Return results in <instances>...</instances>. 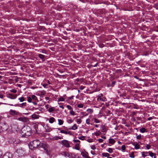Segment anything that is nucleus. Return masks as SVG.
Here are the masks:
<instances>
[{"mask_svg":"<svg viewBox=\"0 0 158 158\" xmlns=\"http://www.w3.org/2000/svg\"><path fill=\"white\" fill-rule=\"evenodd\" d=\"M20 133L22 137L27 138L32 134V131L30 127L27 125L23 127Z\"/></svg>","mask_w":158,"mask_h":158,"instance_id":"obj_1","label":"nucleus"},{"mask_svg":"<svg viewBox=\"0 0 158 158\" xmlns=\"http://www.w3.org/2000/svg\"><path fill=\"white\" fill-rule=\"evenodd\" d=\"M10 114L16 117L15 119H18L20 121L23 122H27L29 121L28 118L27 117L22 118L20 117L21 116V114L15 110H10Z\"/></svg>","mask_w":158,"mask_h":158,"instance_id":"obj_2","label":"nucleus"},{"mask_svg":"<svg viewBox=\"0 0 158 158\" xmlns=\"http://www.w3.org/2000/svg\"><path fill=\"white\" fill-rule=\"evenodd\" d=\"M40 144V141L38 140H33L32 143H31L30 145H29V147L30 149L32 150L35 148H36Z\"/></svg>","mask_w":158,"mask_h":158,"instance_id":"obj_3","label":"nucleus"},{"mask_svg":"<svg viewBox=\"0 0 158 158\" xmlns=\"http://www.w3.org/2000/svg\"><path fill=\"white\" fill-rule=\"evenodd\" d=\"M15 152L19 157L23 156L25 154V150L22 148H19L17 149Z\"/></svg>","mask_w":158,"mask_h":158,"instance_id":"obj_4","label":"nucleus"},{"mask_svg":"<svg viewBox=\"0 0 158 158\" xmlns=\"http://www.w3.org/2000/svg\"><path fill=\"white\" fill-rule=\"evenodd\" d=\"M67 98V97L65 94L63 96L59 95V97L58 98L57 102L58 104H59V102H60L66 101V99Z\"/></svg>","mask_w":158,"mask_h":158,"instance_id":"obj_5","label":"nucleus"},{"mask_svg":"<svg viewBox=\"0 0 158 158\" xmlns=\"http://www.w3.org/2000/svg\"><path fill=\"white\" fill-rule=\"evenodd\" d=\"M102 110L100 111L99 112V114L97 115V117L99 118L102 116L106 115L105 110H106V109H102Z\"/></svg>","mask_w":158,"mask_h":158,"instance_id":"obj_6","label":"nucleus"},{"mask_svg":"<svg viewBox=\"0 0 158 158\" xmlns=\"http://www.w3.org/2000/svg\"><path fill=\"white\" fill-rule=\"evenodd\" d=\"M17 96L16 94H13L11 93L8 94L6 95V97L8 98L12 99H15L17 98Z\"/></svg>","mask_w":158,"mask_h":158,"instance_id":"obj_7","label":"nucleus"},{"mask_svg":"<svg viewBox=\"0 0 158 158\" xmlns=\"http://www.w3.org/2000/svg\"><path fill=\"white\" fill-rule=\"evenodd\" d=\"M2 158H12V155L10 152H7L3 156Z\"/></svg>","mask_w":158,"mask_h":158,"instance_id":"obj_8","label":"nucleus"},{"mask_svg":"<svg viewBox=\"0 0 158 158\" xmlns=\"http://www.w3.org/2000/svg\"><path fill=\"white\" fill-rule=\"evenodd\" d=\"M61 143L65 147L69 148L70 147L69 144L67 140H64L61 141Z\"/></svg>","mask_w":158,"mask_h":158,"instance_id":"obj_9","label":"nucleus"},{"mask_svg":"<svg viewBox=\"0 0 158 158\" xmlns=\"http://www.w3.org/2000/svg\"><path fill=\"white\" fill-rule=\"evenodd\" d=\"M81 155L85 158H90L89 156L88 153L86 152H81Z\"/></svg>","mask_w":158,"mask_h":158,"instance_id":"obj_10","label":"nucleus"},{"mask_svg":"<svg viewBox=\"0 0 158 158\" xmlns=\"http://www.w3.org/2000/svg\"><path fill=\"white\" fill-rule=\"evenodd\" d=\"M39 146L40 148H43L45 150H47V145L45 143H40V144L39 145Z\"/></svg>","mask_w":158,"mask_h":158,"instance_id":"obj_11","label":"nucleus"},{"mask_svg":"<svg viewBox=\"0 0 158 158\" xmlns=\"http://www.w3.org/2000/svg\"><path fill=\"white\" fill-rule=\"evenodd\" d=\"M65 106H66V107H67V108H68V109H72V107H71V106L69 105H59L60 107L61 108H62L63 109V108L65 107Z\"/></svg>","mask_w":158,"mask_h":158,"instance_id":"obj_12","label":"nucleus"},{"mask_svg":"<svg viewBox=\"0 0 158 158\" xmlns=\"http://www.w3.org/2000/svg\"><path fill=\"white\" fill-rule=\"evenodd\" d=\"M86 111L87 112V113H86L85 114H83L84 113L83 112H81V113H82V114L83 115L86 116V115H87V114H88L89 113H92L93 112V109H87Z\"/></svg>","mask_w":158,"mask_h":158,"instance_id":"obj_13","label":"nucleus"},{"mask_svg":"<svg viewBox=\"0 0 158 158\" xmlns=\"http://www.w3.org/2000/svg\"><path fill=\"white\" fill-rule=\"evenodd\" d=\"M45 129L46 130V132H49L52 131V129L49 127L48 125H46V127H45Z\"/></svg>","mask_w":158,"mask_h":158,"instance_id":"obj_14","label":"nucleus"},{"mask_svg":"<svg viewBox=\"0 0 158 158\" xmlns=\"http://www.w3.org/2000/svg\"><path fill=\"white\" fill-rule=\"evenodd\" d=\"M101 131L103 133H106L107 132L106 127L105 125H103Z\"/></svg>","mask_w":158,"mask_h":158,"instance_id":"obj_15","label":"nucleus"},{"mask_svg":"<svg viewBox=\"0 0 158 158\" xmlns=\"http://www.w3.org/2000/svg\"><path fill=\"white\" fill-rule=\"evenodd\" d=\"M9 142L10 143L16 144L17 143H15V139L13 138H11L9 139Z\"/></svg>","mask_w":158,"mask_h":158,"instance_id":"obj_16","label":"nucleus"},{"mask_svg":"<svg viewBox=\"0 0 158 158\" xmlns=\"http://www.w3.org/2000/svg\"><path fill=\"white\" fill-rule=\"evenodd\" d=\"M97 100L98 102H100L101 101L104 102L106 100V98L105 97H103L102 98V97L97 98Z\"/></svg>","mask_w":158,"mask_h":158,"instance_id":"obj_17","label":"nucleus"},{"mask_svg":"<svg viewBox=\"0 0 158 158\" xmlns=\"http://www.w3.org/2000/svg\"><path fill=\"white\" fill-rule=\"evenodd\" d=\"M115 142V140L113 139L110 138V139L109 140V143L110 144H111L112 145L114 144Z\"/></svg>","mask_w":158,"mask_h":158,"instance_id":"obj_18","label":"nucleus"},{"mask_svg":"<svg viewBox=\"0 0 158 158\" xmlns=\"http://www.w3.org/2000/svg\"><path fill=\"white\" fill-rule=\"evenodd\" d=\"M63 138L61 136H59L57 135L55 136L53 138V139L54 140H58L59 139H61Z\"/></svg>","mask_w":158,"mask_h":158,"instance_id":"obj_19","label":"nucleus"},{"mask_svg":"<svg viewBox=\"0 0 158 158\" xmlns=\"http://www.w3.org/2000/svg\"><path fill=\"white\" fill-rule=\"evenodd\" d=\"M103 157H108L110 156V155L109 153L106 152L102 153V154Z\"/></svg>","mask_w":158,"mask_h":158,"instance_id":"obj_20","label":"nucleus"},{"mask_svg":"<svg viewBox=\"0 0 158 158\" xmlns=\"http://www.w3.org/2000/svg\"><path fill=\"white\" fill-rule=\"evenodd\" d=\"M39 116L35 114L31 115V117L33 119H37L39 118Z\"/></svg>","mask_w":158,"mask_h":158,"instance_id":"obj_21","label":"nucleus"},{"mask_svg":"<svg viewBox=\"0 0 158 158\" xmlns=\"http://www.w3.org/2000/svg\"><path fill=\"white\" fill-rule=\"evenodd\" d=\"M77 129V126L76 124H74L73 126L71 127V128H69V130H75Z\"/></svg>","mask_w":158,"mask_h":158,"instance_id":"obj_22","label":"nucleus"},{"mask_svg":"<svg viewBox=\"0 0 158 158\" xmlns=\"http://www.w3.org/2000/svg\"><path fill=\"white\" fill-rule=\"evenodd\" d=\"M133 145L135 146V149H138L140 148V146L137 143L135 144H133Z\"/></svg>","mask_w":158,"mask_h":158,"instance_id":"obj_23","label":"nucleus"},{"mask_svg":"<svg viewBox=\"0 0 158 158\" xmlns=\"http://www.w3.org/2000/svg\"><path fill=\"white\" fill-rule=\"evenodd\" d=\"M38 56L39 58H40L42 60H44L45 58V56L41 54H39Z\"/></svg>","mask_w":158,"mask_h":158,"instance_id":"obj_24","label":"nucleus"},{"mask_svg":"<svg viewBox=\"0 0 158 158\" xmlns=\"http://www.w3.org/2000/svg\"><path fill=\"white\" fill-rule=\"evenodd\" d=\"M55 121V119L53 117H51L50 118L49 121V123H53Z\"/></svg>","mask_w":158,"mask_h":158,"instance_id":"obj_25","label":"nucleus"},{"mask_svg":"<svg viewBox=\"0 0 158 158\" xmlns=\"http://www.w3.org/2000/svg\"><path fill=\"white\" fill-rule=\"evenodd\" d=\"M33 128L35 129V133H37L38 131H37V129H38V125L36 124H35L33 125Z\"/></svg>","mask_w":158,"mask_h":158,"instance_id":"obj_26","label":"nucleus"},{"mask_svg":"<svg viewBox=\"0 0 158 158\" xmlns=\"http://www.w3.org/2000/svg\"><path fill=\"white\" fill-rule=\"evenodd\" d=\"M73 155H74V154L71 153V155H70L69 153L68 152V153L66 155V157H69V158H72Z\"/></svg>","mask_w":158,"mask_h":158,"instance_id":"obj_27","label":"nucleus"},{"mask_svg":"<svg viewBox=\"0 0 158 158\" xmlns=\"http://www.w3.org/2000/svg\"><path fill=\"white\" fill-rule=\"evenodd\" d=\"M79 143H77L75 144V149L79 150L80 149L79 147Z\"/></svg>","mask_w":158,"mask_h":158,"instance_id":"obj_28","label":"nucleus"},{"mask_svg":"<svg viewBox=\"0 0 158 158\" xmlns=\"http://www.w3.org/2000/svg\"><path fill=\"white\" fill-rule=\"evenodd\" d=\"M68 152H61L60 154L61 155L64 156L65 157H66V155Z\"/></svg>","mask_w":158,"mask_h":158,"instance_id":"obj_29","label":"nucleus"},{"mask_svg":"<svg viewBox=\"0 0 158 158\" xmlns=\"http://www.w3.org/2000/svg\"><path fill=\"white\" fill-rule=\"evenodd\" d=\"M105 113L106 114V115H108V114H112V113L110 111V110H105Z\"/></svg>","mask_w":158,"mask_h":158,"instance_id":"obj_30","label":"nucleus"},{"mask_svg":"<svg viewBox=\"0 0 158 158\" xmlns=\"http://www.w3.org/2000/svg\"><path fill=\"white\" fill-rule=\"evenodd\" d=\"M146 129L145 128L142 127L140 129V131L142 133H144L145 132Z\"/></svg>","mask_w":158,"mask_h":158,"instance_id":"obj_31","label":"nucleus"},{"mask_svg":"<svg viewBox=\"0 0 158 158\" xmlns=\"http://www.w3.org/2000/svg\"><path fill=\"white\" fill-rule=\"evenodd\" d=\"M58 124L59 125H62L63 123V121L61 119H58Z\"/></svg>","mask_w":158,"mask_h":158,"instance_id":"obj_32","label":"nucleus"},{"mask_svg":"<svg viewBox=\"0 0 158 158\" xmlns=\"http://www.w3.org/2000/svg\"><path fill=\"white\" fill-rule=\"evenodd\" d=\"M106 151L110 153H111L113 152V149L111 148H109L107 150H106Z\"/></svg>","mask_w":158,"mask_h":158,"instance_id":"obj_33","label":"nucleus"},{"mask_svg":"<svg viewBox=\"0 0 158 158\" xmlns=\"http://www.w3.org/2000/svg\"><path fill=\"white\" fill-rule=\"evenodd\" d=\"M19 100L20 102H23L25 100L24 97H22L19 98Z\"/></svg>","mask_w":158,"mask_h":158,"instance_id":"obj_34","label":"nucleus"},{"mask_svg":"<svg viewBox=\"0 0 158 158\" xmlns=\"http://www.w3.org/2000/svg\"><path fill=\"white\" fill-rule=\"evenodd\" d=\"M134 152H132L131 154H129V156L130 157L134 158L135 157V156L134 155Z\"/></svg>","mask_w":158,"mask_h":158,"instance_id":"obj_35","label":"nucleus"},{"mask_svg":"<svg viewBox=\"0 0 158 158\" xmlns=\"http://www.w3.org/2000/svg\"><path fill=\"white\" fill-rule=\"evenodd\" d=\"M80 81V79L79 78H77L76 80H75L74 81V82L75 83V84L76 85H78V83H77V82H79Z\"/></svg>","mask_w":158,"mask_h":158,"instance_id":"obj_36","label":"nucleus"},{"mask_svg":"<svg viewBox=\"0 0 158 158\" xmlns=\"http://www.w3.org/2000/svg\"><path fill=\"white\" fill-rule=\"evenodd\" d=\"M73 96H72L70 97H67V98L66 99V102H68L69 100H71L72 99H73Z\"/></svg>","mask_w":158,"mask_h":158,"instance_id":"obj_37","label":"nucleus"},{"mask_svg":"<svg viewBox=\"0 0 158 158\" xmlns=\"http://www.w3.org/2000/svg\"><path fill=\"white\" fill-rule=\"evenodd\" d=\"M27 101L29 102H31L32 100V98L30 97H27Z\"/></svg>","mask_w":158,"mask_h":158,"instance_id":"obj_38","label":"nucleus"},{"mask_svg":"<svg viewBox=\"0 0 158 158\" xmlns=\"http://www.w3.org/2000/svg\"><path fill=\"white\" fill-rule=\"evenodd\" d=\"M123 98L124 99H129L130 98V97L129 96H126V95L125 94H124L123 95Z\"/></svg>","mask_w":158,"mask_h":158,"instance_id":"obj_39","label":"nucleus"},{"mask_svg":"<svg viewBox=\"0 0 158 158\" xmlns=\"http://www.w3.org/2000/svg\"><path fill=\"white\" fill-rule=\"evenodd\" d=\"M98 46L100 48H102L104 46V45L102 43H99L98 44Z\"/></svg>","mask_w":158,"mask_h":158,"instance_id":"obj_40","label":"nucleus"},{"mask_svg":"<svg viewBox=\"0 0 158 158\" xmlns=\"http://www.w3.org/2000/svg\"><path fill=\"white\" fill-rule=\"evenodd\" d=\"M31 98L32 99L36 100L37 99V97L35 95H32L31 96Z\"/></svg>","mask_w":158,"mask_h":158,"instance_id":"obj_41","label":"nucleus"},{"mask_svg":"<svg viewBox=\"0 0 158 158\" xmlns=\"http://www.w3.org/2000/svg\"><path fill=\"white\" fill-rule=\"evenodd\" d=\"M85 138V136H81L79 137H78V139L82 140H84Z\"/></svg>","mask_w":158,"mask_h":158,"instance_id":"obj_42","label":"nucleus"},{"mask_svg":"<svg viewBox=\"0 0 158 158\" xmlns=\"http://www.w3.org/2000/svg\"><path fill=\"white\" fill-rule=\"evenodd\" d=\"M148 153H149V156L151 157H152L153 156L154 154L153 152H151L149 151Z\"/></svg>","mask_w":158,"mask_h":158,"instance_id":"obj_43","label":"nucleus"},{"mask_svg":"<svg viewBox=\"0 0 158 158\" xmlns=\"http://www.w3.org/2000/svg\"><path fill=\"white\" fill-rule=\"evenodd\" d=\"M94 122L96 123H98L100 122V121L97 118H95L94 119Z\"/></svg>","mask_w":158,"mask_h":158,"instance_id":"obj_44","label":"nucleus"},{"mask_svg":"<svg viewBox=\"0 0 158 158\" xmlns=\"http://www.w3.org/2000/svg\"><path fill=\"white\" fill-rule=\"evenodd\" d=\"M72 158H80V157L77 155L74 154L73 155Z\"/></svg>","mask_w":158,"mask_h":158,"instance_id":"obj_45","label":"nucleus"},{"mask_svg":"<svg viewBox=\"0 0 158 158\" xmlns=\"http://www.w3.org/2000/svg\"><path fill=\"white\" fill-rule=\"evenodd\" d=\"M83 104H78L77 105V107H78L80 108H83Z\"/></svg>","mask_w":158,"mask_h":158,"instance_id":"obj_46","label":"nucleus"},{"mask_svg":"<svg viewBox=\"0 0 158 158\" xmlns=\"http://www.w3.org/2000/svg\"><path fill=\"white\" fill-rule=\"evenodd\" d=\"M10 92L15 93L17 92V90L15 89H12L10 90Z\"/></svg>","mask_w":158,"mask_h":158,"instance_id":"obj_47","label":"nucleus"},{"mask_svg":"<svg viewBox=\"0 0 158 158\" xmlns=\"http://www.w3.org/2000/svg\"><path fill=\"white\" fill-rule=\"evenodd\" d=\"M41 85H42L44 87V88H47V86L48 85L47 84H42Z\"/></svg>","mask_w":158,"mask_h":158,"instance_id":"obj_48","label":"nucleus"},{"mask_svg":"<svg viewBox=\"0 0 158 158\" xmlns=\"http://www.w3.org/2000/svg\"><path fill=\"white\" fill-rule=\"evenodd\" d=\"M146 147L147 149H149L150 148L151 146L149 144H147L146 146Z\"/></svg>","mask_w":158,"mask_h":158,"instance_id":"obj_49","label":"nucleus"},{"mask_svg":"<svg viewBox=\"0 0 158 158\" xmlns=\"http://www.w3.org/2000/svg\"><path fill=\"white\" fill-rule=\"evenodd\" d=\"M73 142L75 143L80 142V141L78 139H74Z\"/></svg>","mask_w":158,"mask_h":158,"instance_id":"obj_50","label":"nucleus"},{"mask_svg":"<svg viewBox=\"0 0 158 158\" xmlns=\"http://www.w3.org/2000/svg\"><path fill=\"white\" fill-rule=\"evenodd\" d=\"M121 148H122V150L123 151H124L126 149V148H125V145H122V147H121Z\"/></svg>","mask_w":158,"mask_h":158,"instance_id":"obj_51","label":"nucleus"},{"mask_svg":"<svg viewBox=\"0 0 158 158\" xmlns=\"http://www.w3.org/2000/svg\"><path fill=\"white\" fill-rule=\"evenodd\" d=\"M77 122L78 124H80L81 123V119L80 118L77 119Z\"/></svg>","mask_w":158,"mask_h":158,"instance_id":"obj_52","label":"nucleus"},{"mask_svg":"<svg viewBox=\"0 0 158 158\" xmlns=\"http://www.w3.org/2000/svg\"><path fill=\"white\" fill-rule=\"evenodd\" d=\"M142 155L143 158H145L147 156V155H145V152H142Z\"/></svg>","mask_w":158,"mask_h":158,"instance_id":"obj_53","label":"nucleus"},{"mask_svg":"<svg viewBox=\"0 0 158 158\" xmlns=\"http://www.w3.org/2000/svg\"><path fill=\"white\" fill-rule=\"evenodd\" d=\"M100 132L99 131H98V132L95 133V135L96 136H98L100 134Z\"/></svg>","mask_w":158,"mask_h":158,"instance_id":"obj_54","label":"nucleus"},{"mask_svg":"<svg viewBox=\"0 0 158 158\" xmlns=\"http://www.w3.org/2000/svg\"><path fill=\"white\" fill-rule=\"evenodd\" d=\"M85 88V87L81 85L79 87V89L81 90H83V89Z\"/></svg>","mask_w":158,"mask_h":158,"instance_id":"obj_55","label":"nucleus"},{"mask_svg":"<svg viewBox=\"0 0 158 158\" xmlns=\"http://www.w3.org/2000/svg\"><path fill=\"white\" fill-rule=\"evenodd\" d=\"M73 120L72 119H70L68 120V122L69 123H71L73 122Z\"/></svg>","mask_w":158,"mask_h":158,"instance_id":"obj_56","label":"nucleus"},{"mask_svg":"<svg viewBox=\"0 0 158 158\" xmlns=\"http://www.w3.org/2000/svg\"><path fill=\"white\" fill-rule=\"evenodd\" d=\"M70 114L72 115H74L75 114V112L73 110H72L70 112Z\"/></svg>","mask_w":158,"mask_h":158,"instance_id":"obj_57","label":"nucleus"},{"mask_svg":"<svg viewBox=\"0 0 158 158\" xmlns=\"http://www.w3.org/2000/svg\"><path fill=\"white\" fill-rule=\"evenodd\" d=\"M89 121L90 120L89 119H87L86 121V123L88 124H89Z\"/></svg>","mask_w":158,"mask_h":158,"instance_id":"obj_58","label":"nucleus"},{"mask_svg":"<svg viewBox=\"0 0 158 158\" xmlns=\"http://www.w3.org/2000/svg\"><path fill=\"white\" fill-rule=\"evenodd\" d=\"M98 141L99 143H102L103 142V140L102 139H99Z\"/></svg>","mask_w":158,"mask_h":158,"instance_id":"obj_59","label":"nucleus"},{"mask_svg":"<svg viewBox=\"0 0 158 158\" xmlns=\"http://www.w3.org/2000/svg\"><path fill=\"white\" fill-rule=\"evenodd\" d=\"M136 138L137 139H139L141 138V135L140 134L139 135H138L137 136Z\"/></svg>","mask_w":158,"mask_h":158,"instance_id":"obj_60","label":"nucleus"},{"mask_svg":"<svg viewBox=\"0 0 158 158\" xmlns=\"http://www.w3.org/2000/svg\"><path fill=\"white\" fill-rule=\"evenodd\" d=\"M153 118H154V117H150L148 118V121H150Z\"/></svg>","mask_w":158,"mask_h":158,"instance_id":"obj_61","label":"nucleus"},{"mask_svg":"<svg viewBox=\"0 0 158 158\" xmlns=\"http://www.w3.org/2000/svg\"><path fill=\"white\" fill-rule=\"evenodd\" d=\"M96 148V147H95V146L94 145H92L91 147V148L93 149V150H94Z\"/></svg>","mask_w":158,"mask_h":158,"instance_id":"obj_62","label":"nucleus"},{"mask_svg":"<svg viewBox=\"0 0 158 158\" xmlns=\"http://www.w3.org/2000/svg\"><path fill=\"white\" fill-rule=\"evenodd\" d=\"M103 96V94H101L98 95V98L102 97Z\"/></svg>","mask_w":158,"mask_h":158,"instance_id":"obj_63","label":"nucleus"},{"mask_svg":"<svg viewBox=\"0 0 158 158\" xmlns=\"http://www.w3.org/2000/svg\"><path fill=\"white\" fill-rule=\"evenodd\" d=\"M54 109H48V111L49 112H52L54 111Z\"/></svg>","mask_w":158,"mask_h":158,"instance_id":"obj_64","label":"nucleus"}]
</instances>
